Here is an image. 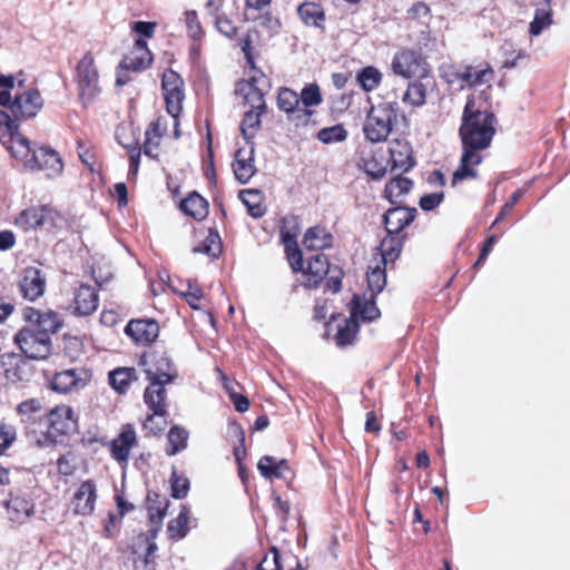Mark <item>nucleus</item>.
Segmentation results:
<instances>
[{
    "instance_id": "f257e3e1",
    "label": "nucleus",
    "mask_w": 570,
    "mask_h": 570,
    "mask_svg": "<svg viewBox=\"0 0 570 570\" xmlns=\"http://www.w3.org/2000/svg\"><path fill=\"white\" fill-rule=\"evenodd\" d=\"M495 125L493 112L475 108L474 99H468L459 129L462 155L460 165L452 175L453 186L465 179L476 178V167L483 160L481 153L490 147L497 131Z\"/></svg>"
},
{
    "instance_id": "f03ea898",
    "label": "nucleus",
    "mask_w": 570,
    "mask_h": 570,
    "mask_svg": "<svg viewBox=\"0 0 570 570\" xmlns=\"http://www.w3.org/2000/svg\"><path fill=\"white\" fill-rule=\"evenodd\" d=\"M0 140L26 169L41 170L47 177H56L62 173L63 164L58 153L47 147H32L18 131L14 120L3 110H0Z\"/></svg>"
},
{
    "instance_id": "7ed1b4c3",
    "label": "nucleus",
    "mask_w": 570,
    "mask_h": 570,
    "mask_svg": "<svg viewBox=\"0 0 570 570\" xmlns=\"http://www.w3.org/2000/svg\"><path fill=\"white\" fill-rule=\"evenodd\" d=\"M397 102L389 101L372 106L367 112L363 132L371 142H381L386 140L392 131L393 124L396 121Z\"/></svg>"
},
{
    "instance_id": "20e7f679",
    "label": "nucleus",
    "mask_w": 570,
    "mask_h": 570,
    "mask_svg": "<svg viewBox=\"0 0 570 570\" xmlns=\"http://www.w3.org/2000/svg\"><path fill=\"white\" fill-rule=\"evenodd\" d=\"M75 81L81 102L88 105L100 94L99 73L90 52H87L78 62L75 71Z\"/></svg>"
},
{
    "instance_id": "39448f33",
    "label": "nucleus",
    "mask_w": 570,
    "mask_h": 570,
    "mask_svg": "<svg viewBox=\"0 0 570 570\" xmlns=\"http://www.w3.org/2000/svg\"><path fill=\"white\" fill-rule=\"evenodd\" d=\"M48 431L45 441L38 440L40 446L53 444L58 436L69 435L77 431V419L73 410L68 405H59L47 414Z\"/></svg>"
},
{
    "instance_id": "423d86ee",
    "label": "nucleus",
    "mask_w": 570,
    "mask_h": 570,
    "mask_svg": "<svg viewBox=\"0 0 570 570\" xmlns=\"http://www.w3.org/2000/svg\"><path fill=\"white\" fill-rule=\"evenodd\" d=\"M14 342L29 358H46L51 351V338L40 333L32 325L22 327L14 336Z\"/></svg>"
},
{
    "instance_id": "0eeeda50",
    "label": "nucleus",
    "mask_w": 570,
    "mask_h": 570,
    "mask_svg": "<svg viewBox=\"0 0 570 570\" xmlns=\"http://www.w3.org/2000/svg\"><path fill=\"white\" fill-rule=\"evenodd\" d=\"M391 69L395 76L404 79L417 77L426 79L429 67L422 55L415 50L404 49L397 51L391 62Z\"/></svg>"
},
{
    "instance_id": "6e6552de",
    "label": "nucleus",
    "mask_w": 570,
    "mask_h": 570,
    "mask_svg": "<svg viewBox=\"0 0 570 570\" xmlns=\"http://www.w3.org/2000/svg\"><path fill=\"white\" fill-rule=\"evenodd\" d=\"M148 381L173 383L178 376L171 358L165 352H153L144 354L140 358Z\"/></svg>"
},
{
    "instance_id": "1a4fd4ad",
    "label": "nucleus",
    "mask_w": 570,
    "mask_h": 570,
    "mask_svg": "<svg viewBox=\"0 0 570 570\" xmlns=\"http://www.w3.org/2000/svg\"><path fill=\"white\" fill-rule=\"evenodd\" d=\"M245 99L250 105V109L244 115L240 131L246 141L249 142L261 127V116L266 111V104L263 92L256 88H250Z\"/></svg>"
},
{
    "instance_id": "9d476101",
    "label": "nucleus",
    "mask_w": 570,
    "mask_h": 570,
    "mask_svg": "<svg viewBox=\"0 0 570 570\" xmlns=\"http://www.w3.org/2000/svg\"><path fill=\"white\" fill-rule=\"evenodd\" d=\"M43 107V99L37 88H28L22 92L16 94L9 109L16 120H27L33 118Z\"/></svg>"
},
{
    "instance_id": "9b49d317",
    "label": "nucleus",
    "mask_w": 570,
    "mask_h": 570,
    "mask_svg": "<svg viewBox=\"0 0 570 570\" xmlns=\"http://www.w3.org/2000/svg\"><path fill=\"white\" fill-rule=\"evenodd\" d=\"M161 87L167 112L173 118H177L183 110L185 98L183 79L174 70H166L163 75Z\"/></svg>"
},
{
    "instance_id": "f8f14e48",
    "label": "nucleus",
    "mask_w": 570,
    "mask_h": 570,
    "mask_svg": "<svg viewBox=\"0 0 570 570\" xmlns=\"http://www.w3.org/2000/svg\"><path fill=\"white\" fill-rule=\"evenodd\" d=\"M23 318L37 331L47 334L50 338L51 335L57 333L63 325L61 315L50 309L41 312L33 307H26L23 309Z\"/></svg>"
},
{
    "instance_id": "ddd939ff",
    "label": "nucleus",
    "mask_w": 570,
    "mask_h": 570,
    "mask_svg": "<svg viewBox=\"0 0 570 570\" xmlns=\"http://www.w3.org/2000/svg\"><path fill=\"white\" fill-rule=\"evenodd\" d=\"M91 375L83 368H70L57 373L52 381L51 387L59 393H70L83 389L90 381Z\"/></svg>"
},
{
    "instance_id": "4468645a",
    "label": "nucleus",
    "mask_w": 570,
    "mask_h": 570,
    "mask_svg": "<svg viewBox=\"0 0 570 570\" xmlns=\"http://www.w3.org/2000/svg\"><path fill=\"white\" fill-rule=\"evenodd\" d=\"M125 333L138 345L153 343L159 334V326L154 320H131L125 327Z\"/></svg>"
},
{
    "instance_id": "2eb2a0df",
    "label": "nucleus",
    "mask_w": 570,
    "mask_h": 570,
    "mask_svg": "<svg viewBox=\"0 0 570 570\" xmlns=\"http://www.w3.org/2000/svg\"><path fill=\"white\" fill-rule=\"evenodd\" d=\"M97 501V487L92 480L81 482L76 490L71 504L76 514L89 515L95 510Z\"/></svg>"
},
{
    "instance_id": "dca6fc26",
    "label": "nucleus",
    "mask_w": 570,
    "mask_h": 570,
    "mask_svg": "<svg viewBox=\"0 0 570 570\" xmlns=\"http://www.w3.org/2000/svg\"><path fill=\"white\" fill-rule=\"evenodd\" d=\"M137 444V434L131 424H125L120 433L110 443L111 456L119 463H126L131 449Z\"/></svg>"
},
{
    "instance_id": "f3484780",
    "label": "nucleus",
    "mask_w": 570,
    "mask_h": 570,
    "mask_svg": "<svg viewBox=\"0 0 570 570\" xmlns=\"http://www.w3.org/2000/svg\"><path fill=\"white\" fill-rule=\"evenodd\" d=\"M46 288V277L41 271L35 267L24 269L23 277L19 282V289L23 298L36 301L42 296Z\"/></svg>"
},
{
    "instance_id": "a211bd4d",
    "label": "nucleus",
    "mask_w": 570,
    "mask_h": 570,
    "mask_svg": "<svg viewBox=\"0 0 570 570\" xmlns=\"http://www.w3.org/2000/svg\"><path fill=\"white\" fill-rule=\"evenodd\" d=\"M149 384L144 392V402L147 407L157 415H168L167 411V383L159 381H148Z\"/></svg>"
},
{
    "instance_id": "6ab92c4d",
    "label": "nucleus",
    "mask_w": 570,
    "mask_h": 570,
    "mask_svg": "<svg viewBox=\"0 0 570 570\" xmlns=\"http://www.w3.org/2000/svg\"><path fill=\"white\" fill-rule=\"evenodd\" d=\"M416 215V209L411 207L397 206L389 209L384 214V224L387 234L399 235V233L410 225Z\"/></svg>"
},
{
    "instance_id": "aec40b11",
    "label": "nucleus",
    "mask_w": 570,
    "mask_h": 570,
    "mask_svg": "<svg viewBox=\"0 0 570 570\" xmlns=\"http://www.w3.org/2000/svg\"><path fill=\"white\" fill-rule=\"evenodd\" d=\"M375 297L372 294L367 297V293L363 296L355 294L350 303L352 316L364 322H371L380 317L381 313L376 306Z\"/></svg>"
},
{
    "instance_id": "412c9836",
    "label": "nucleus",
    "mask_w": 570,
    "mask_h": 570,
    "mask_svg": "<svg viewBox=\"0 0 570 570\" xmlns=\"http://www.w3.org/2000/svg\"><path fill=\"white\" fill-rule=\"evenodd\" d=\"M233 169L236 179L246 184L256 173L254 165V147L250 145L247 149L239 148L235 154Z\"/></svg>"
},
{
    "instance_id": "4be33fe9",
    "label": "nucleus",
    "mask_w": 570,
    "mask_h": 570,
    "mask_svg": "<svg viewBox=\"0 0 570 570\" xmlns=\"http://www.w3.org/2000/svg\"><path fill=\"white\" fill-rule=\"evenodd\" d=\"M330 271V263L324 254H316L308 261L304 271L305 286L317 287Z\"/></svg>"
},
{
    "instance_id": "5701e85b",
    "label": "nucleus",
    "mask_w": 570,
    "mask_h": 570,
    "mask_svg": "<svg viewBox=\"0 0 570 570\" xmlns=\"http://www.w3.org/2000/svg\"><path fill=\"white\" fill-rule=\"evenodd\" d=\"M98 294L89 285H80L75 294V313L80 316L92 314L98 307Z\"/></svg>"
},
{
    "instance_id": "b1692460",
    "label": "nucleus",
    "mask_w": 570,
    "mask_h": 570,
    "mask_svg": "<svg viewBox=\"0 0 570 570\" xmlns=\"http://www.w3.org/2000/svg\"><path fill=\"white\" fill-rule=\"evenodd\" d=\"M257 469L265 479H286L291 473L286 460H277L275 456L264 455L257 464Z\"/></svg>"
},
{
    "instance_id": "393cba45",
    "label": "nucleus",
    "mask_w": 570,
    "mask_h": 570,
    "mask_svg": "<svg viewBox=\"0 0 570 570\" xmlns=\"http://www.w3.org/2000/svg\"><path fill=\"white\" fill-rule=\"evenodd\" d=\"M493 69L485 65L484 67L465 66L463 67L461 89L466 87H476L492 80Z\"/></svg>"
},
{
    "instance_id": "a878e982",
    "label": "nucleus",
    "mask_w": 570,
    "mask_h": 570,
    "mask_svg": "<svg viewBox=\"0 0 570 570\" xmlns=\"http://www.w3.org/2000/svg\"><path fill=\"white\" fill-rule=\"evenodd\" d=\"M303 245L309 250H322L328 248L332 245V235L323 227H311L304 235Z\"/></svg>"
},
{
    "instance_id": "bb28decb",
    "label": "nucleus",
    "mask_w": 570,
    "mask_h": 570,
    "mask_svg": "<svg viewBox=\"0 0 570 570\" xmlns=\"http://www.w3.org/2000/svg\"><path fill=\"white\" fill-rule=\"evenodd\" d=\"M412 187V180L397 176L386 184L384 194L392 204H402L404 202V197L411 191Z\"/></svg>"
},
{
    "instance_id": "cd10ccee",
    "label": "nucleus",
    "mask_w": 570,
    "mask_h": 570,
    "mask_svg": "<svg viewBox=\"0 0 570 570\" xmlns=\"http://www.w3.org/2000/svg\"><path fill=\"white\" fill-rule=\"evenodd\" d=\"M391 161L393 168L403 171L413 167L412 150L409 144L395 140L390 146Z\"/></svg>"
},
{
    "instance_id": "c85d7f7f",
    "label": "nucleus",
    "mask_w": 570,
    "mask_h": 570,
    "mask_svg": "<svg viewBox=\"0 0 570 570\" xmlns=\"http://www.w3.org/2000/svg\"><path fill=\"white\" fill-rule=\"evenodd\" d=\"M180 209L186 215H188L197 220H202L208 214V203L199 194L193 193L188 197H186L185 199L181 200Z\"/></svg>"
},
{
    "instance_id": "c756f323",
    "label": "nucleus",
    "mask_w": 570,
    "mask_h": 570,
    "mask_svg": "<svg viewBox=\"0 0 570 570\" xmlns=\"http://www.w3.org/2000/svg\"><path fill=\"white\" fill-rule=\"evenodd\" d=\"M297 13L302 22L306 26L322 27L325 21L324 10L316 2L302 3L297 8Z\"/></svg>"
},
{
    "instance_id": "7c9ffc66",
    "label": "nucleus",
    "mask_w": 570,
    "mask_h": 570,
    "mask_svg": "<svg viewBox=\"0 0 570 570\" xmlns=\"http://www.w3.org/2000/svg\"><path fill=\"white\" fill-rule=\"evenodd\" d=\"M358 330V321L351 314L348 318H344L337 324V332L335 334L336 344L338 346L351 345L356 338Z\"/></svg>"
},
{
    "instance_id": "2f4dec72",
    "label": "nucleus",
    "mask_w": 570,
    "mask_h": 570,
    "mask_svg": "<svg viewBox=\"0 0 570 570\" xmlns=\"http://www.w3.org/2000/svg\"><path fill=\"white\" fill-rule=\"evenodd\" d=\"M424 79L411 81L402 96V101L413 107H421L426 102L428 83Z\"/></svg>"
},
{
    "instance_id": "473e14b6",
    "label": "nucleus",
    "mask_w": 570,
    "mask_h": 570,
    "mask_svg": "<svg viewBox=\"0 0 570 570\" xmlns=\"http://www.w3.org/2000/svg\"><path fill=\"white\" fill-rule=\"evenodd\" d=\"M322 102L321 91L317 85H309L302 90L299 97L301 114L304 124L313 115V111L309 109L313 106H318Z\"/></svg>"
},
{
    "instance_id": "72a5a7b5",
    "label": "nucleus",
    "mask_w": 570,
    "mask_h": 570,
    "mask_svg": "<svg viewBox=\"0 0 570 570\" xmlns=\"http://www.w3.org/2000/svg\"><path fill=\"white\" fill-rule=\"evenodd\" d=\"M402 250V239L399 235H387L380 245L381 261L384 266L394 263Z\"/></svg>"
},
{
    "instance_id": "f704fd0d",
    "label": "nucleus",
    "mask_w": 570,
    "mask_h": 570,
    "mask_svg": "<svg viewBox=\"0 0 570 570\" xmlns=\"http://www.w3.org/2000/svg\"><path fill=\"white\" fill-rule=\"evenodd\" d=\"M136 371L132 367H118L109 373L111 387L119 394L128 391L131 382L136 380Z\"/></svg>"
},
{
    "instance_id": "c9c22d12",
    "label": "nucleus",
    "mask_w": 570,
    "mask_h": 570,
    "mask_svg": "<svg viewBox=\"0 0 570 570\" xmlns=\"http://www.w3.org/2000/svg\"><path fill=\"white\" fill-rule=\"evenodd\" d=\"M239 198L247 207L248 214L254 218H259L265 214L263 205V195L258 189H245L239 193Z\"/></svg>"
},
{
    "instance_id": "e433bc0d",
    "label": "nucleus",
    "mask_w": 570,
    "mask_h": 570,
    "mask_svg": "<svg viewBox=\"0 0 570 570\" xmlns=\"http://www.w3.org/2000/svg\"><path fill=\"white\" fill-rule=\"evenodd\" d=\"M277 105L286 114L296 115V118L302 119L299 97L294 90L282 88L277 96Z\"/></svg>"
},
{
    "instance_id": "4c0bfd02",
    "label": "nucleus",
    "mask_w": 570,
    "mask_h": 570,
    "mask_svg": "<svg viewBox=\"0 0 570 570\" xmlns=\"http://www.w3.org/2000/svg\"><path fill=\"white\" fill-rule=\"evenodd\" d=\"M16 411L20 416L21 423L29 424L37 417H40V414L43 411V404L40 399L32 397L19 403Z\"/></svg>"
},
{
    "instance_id": "58836bf2",
    "label": "nucleus",
    "mask_w": 570,
    "mask_h": 570,
    "mask_svg": "<svg viewBox=\"0 0 570 570\" xmlns=\"http://www.w3.org/2000/svg\"><path fill=\"white\" fill-rule=\"evenodd\" d=\"M383 78L382 72L373 66H367L357 72L356 80L361 88L366 91H373L379 87Z\"/></svg>"
},
{
    "instance_id": "ea45409f",
    "label": "nucleus",
    "mask_w": 570,
    "mask_h": 570,
    "mask_svg": "<svg viewBox=\"0 0 570 570\" xmlns=\"http://www.w3.org/2000/svg\"><path fill=\"white\" fill-rule=\"evenodd\" d=\"M40 228L47 232H57L66 226L65 217L50 206H41Z\"/></svg>"
},
{
    "instance_id": "a19ab883",
    "label": "nucleus",
    "mask_w": 570,
    "mask_h": 570,
    "mask_svg": "<svg viewBox=\"0 0 570 570\" xmlns=\"http://www.w3.org/2000/svg\"><path fill=\"white\" fill-rule=\"evenodd\" d=\"M385 267L380 262L374 266H370L367 273V291L372 296L380 294L386 285Z\"/></svg>"
},
{
    "instance_id": "79ce46f5",
    "label": "nucleus",
    "mask_w": 570,
    "mask_h": 570,
    "mask_svg": "<svg viewBox=\"0 0 570 570\" xmlns=\"http://www.w3.org/2000/svg\"><path fill=\"white\" fill-rule=\"evenodd\" d=\"M188 432L179 426H174L169 430L167 435L168 448L166 453L168 455H176L187 448Z\"/></svg>"
},
{
    "instance_id": "37998d69",
    "label": "nucleus",
    "mask_w": 570,
    "mask_h": 570,
    "mask_svg": "<svg viewBox=\"0 0 570 570\" xmlns=\"http://www.w3.org/2000/svg\"><path fill=\"white\" fill-rule=\"evenodd\" d=\"M41 212V206L27 208L17 216L14 224L24 232L40 228Z\"/></svg>"
},
{
    "instance_id": "c03bdc74",
    "label": "nucleus",
    "mask_w": 570,
    "mask_h": 570,
    "mask_svg": "<svg viewBox=\"0 0 570 570\" xmlns=\"http://www.w3.org/2000/svg\"><path fill=\"white\" fill-rule=\"evenodd\" d=\"M298 235V227L296 217L289 216L282 219L281 236L285 245L286 252H289L292 246H295L296 237Z\"/></svg>"
},
{
    "instance_id": "a18cd8bd",
    "label": "nucleus",
    "mask_w": 570,
    "mask_h": 570,
    "mask_svg": "<svg viewBox=\"0 0 570 570\" xmlns=\"http://www.w3.org/2000/svg\"><path fill=\"white\" fill-rule=\"evenodd\" d=\"M189 510L183 507L176 519L168 524V533L173 539H183L188 532Z\"/></svg>"
},
{
    "instance_id": "49530a36",
    "label": "nucleus",
    "mask_w": 570,
    "mask_h": 570,
    "mask_svg": "<svg viewBox=\"0 0 570 570\" xmlns=\"http://www.w3.org/2000/svg\"><path fill=\"white\" fill-rule=\"evenodd\" d=\"M8 509L11 513L10 518L13 521L22 522L27 518H29L33 512V505L26 500H21L19 498L11 499L8 502Z\"/></svg>"
},
{
    "instance_id": "de8ad7c7",
    "label": "nucleus",
    "mask_w": 570,
    "mask_h": 570,
    "mask_svg": "<svg viewBox=\"0 0 570 570\" xmlns=\"http://www.w3.org/2000/svg\"><path fill=\"white\" fill-rule=\"evenodd\" d=\"M194 253L206 254L210 257H218L222 252V243L218 233L209 232L203 244L193 248Z\"/></svg>"
},
{
    "instance_id": "09e8293b",
    "label": "nucleus",
    "mask_w": 570,
    "mask_h": 570,
    "mask_svg": "<svg viewBox=\"0 0 570 570\" xmlns=\"http://www.w3.org/2000/svg\"><path fill=\"white\" fill-rule=\"evenodd\" d=\"M346 137L347 131L342 125L323 128L317 134V138L324 144L343 141Z\"/></svg>"
},
{
    "instance_id": "8fccbe9b",
    "label": "nucleus",
    "mask_w": 570,
    "mask_h": 570,
    "mask_svg": "<svg viewBox=\"0 0 570 570\" xmlns=\"http://www.w3.org/2000/svg\"><path fill=\"white\" fill-rule=\"evenodd\" d=\"M188 36L198 41L203 38L204 30L195 10H187L184 13Z\"/></svg>"
},
{
    "instance_id": "3c124183",
    "label": "nucleus",
    "mask_w": 570,
    "mask_h": 570,
    "mask_svg": "<svg viewBox=\"0 0 570 570\" xmlns=\"http://www.w3.org/2000/svg\"><path fill=\"white\" fill-rule=\"evenodd\" d=\"M552 23L551 14L548 10L538 9L534 18L530 23L529 32L532 36H539L544 29Z\"/></svg>"
},
{
    "instance_id": "603ef678",
    "label": "nucleus",
    "mask_w": 570,
    "mask_h": 570,
    "mask_svg": "<svg viewBox=\"0 0 570 570\" xmlns=\"http://www.w3.org/2000/svg\"><path fill=\"white\" fill-rule=\"evenodd\" d=\"M151 62L150 52H146V58L144 53H134L131 51L130 56L126 57L122 60V67L130 70H140L147 68Z\"/></svg>"
},
{
    "instance_id": "864d4df0",
    "label": "nucleus",
    "mask_w": 570,
    "mask_h": 570,
    "mask_svg": "<svg viewBox=\"0 0 570 570\" xmlns=\"http://www.w3.org/2000/svg\"><path fill=\"white\" fill-rule=\"evenodd\" d=\"M16 78L12 75H0V106L9 107L12 101L11 90L14 88Z\"/></svg>"
},
{
    "instance_id": "5fc2aeb1",
    "label": "nucleus",
    "mask_w": 570,
    "mask_h": 570,
    "mask_svg": "<svg viewBox=\"0 0 570 570\" xmlns=\"http://www.w3.org/2000/svg\"><path fill=\"white\" fill-rule=\"evenodd\" d=\"M167 415H157L154 412L149 414L142 423L144 430L150 434H159L167 426Z\"/></svg>"
},
{
    "instance_id": "6e6d98bb",
    "label": "nucleus",
    "mask_w": 570,
    "mask_h": 570,
    "mask_svg": "<svg viewBox=\"0 0 570 570\" xmlns=\"http://www.w3.org/2000/svg\"><path fill=\"white\" fill-rule=\"evenodd\" d=\"M189 491V480L185 476H179L176 470L171 473V495L175 499H184Z\"/></svg>"
},
{
    "instance_id": "4d7b16f0",
    "label": "nucleus",
    "mask_w": 570,
    "mask_h": 570,
    "mask_svg": "<svg viewBox=\"0 0 570 570\" xmlns=\"http://www.w3.org/2000/svg\"><path fill=\"white\" fill-rule=\"evenodd\" d=\"M16 439V428L11 424L0 423V455L12 445Z\"/></svg>"
},
{
    "instance_id": "13d9d810",
    "label": "nucleus",
    "mask_w": 570,
    "mask_h": 570,
    "mask_svg": "<svg viewBox=\"0 0 570 570\" xmlns=\"http://www.w3.org/2000/svg\"><path fill=\"white\" fill-rule=\"evenodd\" d=\"M364 171L374 179H381L386 174V166L379 161L375 157H370L363 160Z\"/></svg>"
},
{
    "instance_id": "bf43d9fd",
    "label": "nucleus",
    "mask_w": 570,
    "mask_h": 570,
    "mask_svg": "<svg viewBox=\"0 0 570 570\" xmlns=\"http://www.w3.org/2000/svg\"><path fill=\"white\" fill-rule=\"evenodd\" d=\"M215 24L217 30L227 38H233L237 33V28L225 14L217 16Z\"/></svg>"
},
{
    "instance_id": "052dcab7",
    "label": "nucleus",
    "mask_w": 570,
    "mask_h": 570,
    "mask_svg": "<svg viewBox=\"0 0 570 570\" xmlns=\"http://www.w3.org/2000/svg\"><path fill=\"white\" fill-rule=\"evenodd\" d=\"M78 155L81 163L88 167L91 171L95 170L96 154L83 142H78Z\"/></svg>"
},
{
    "instance_id": "680f3d73",
    "label": "nucleus",
    "mask_w": 570,
    "mask_h": 570,
    "mask_svg": "<svg viewBox=\"0 0 570 570\" xmlns=\"http://www.w3.org/2000/svg\"><path fill=\"white\" fill-rule=\"evenodd\" d=\"M159 145L160 138L157 137V134L150 135L145 132L142 150L147 157L157 158Z\"/></svg>"
},
{
    "instance_id": "e2e57ef3",
    "label": "nucleus",
    "mask_w": 570,
    "mask_h": 570,
    "mask_svg": "<svg viewBox=\"0 0 570 570\" xmlns=\"http://www.w3.org/2000/svg\"><path fill=\"white\" fill-rule=\"evenodd\" d=\"M443 198L442 191L431 193L422 196L419 204L423 210H433L442 203Z\"/></svg>"
},
{
    "instance_id": "0e129e2a",
    "label": "nucleus",
    "mask_w": 570,
    "mask_h": 570,
    "mask_svg": "<svg viewBox=\"0 0 570 570\" xmlns=\"http://www.w3.org/2000/svg\"><path fill=\"white\" fill-rule=\"evenodd\" d=\"M502 52L505 57V61L503 62V68H513L517 66L518 60L528 57V55L524 50H519L517 56L512 57V45L511 43H504L502 46Z\"/></svg>"
},
{
    "instance_id": "69168bd1",
    "label": "nucleus",
    "mask_w": 570,
    "mask_h": 570,
    "mask_svg": "<svg viewBox=\"0 0 570 570\" xmlns=\"http://www.w3.org/2000/svg\"><path fill=\"white\" fill-rule=\"evenodd\" d=\"M181 295L185 297L186 302L189 304L191 308H198L197 302H199L200 298L203 297L200 288L188 282L187 289L181 292Z\"/></svg>"
},
{
    "instance_id": "338daca9",
    "label": "nucleus",
    "mask_w": 570,
    "mask_h": 570,
    "mask_svg": "<svg viewBox=\"0 0 570 570\" xmlns=\"http://www.w3.org/2000/svg\"><path fill=\"white\" fill-rule=\"evenodd\" d=\"M522 195L523 190L518 189L510 196V199L503 205L492 226L497 225L501 219L504 218V216L514 207V205L522 197Z\"/></svg>"
},
{
    "instance_id": "774afa93",
    "label": "nucleus",
    "mask_w": 570,
    "mask_h": 570,
    "mask_svg": "<svg viewBox=\"0 0 570 570\" xmlns=\"http://www.w3.org/2000/svg\"><path fill=\"white\" fill-rule=\"evenodd\" d=\"M286 253L292 268L295 272L303 271V255L298 249L297 244L292 246L291 250Z\"/></svg>"
}]
</instances>
